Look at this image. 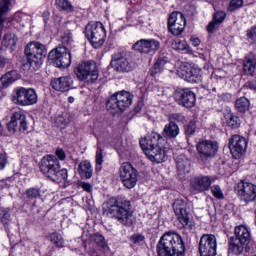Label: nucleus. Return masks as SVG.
Here are the masks:
<instances>
[{"mask_svg": "<svg viewBox=\"0 0 256 256\" xmlns=\"http://www.w3.org/2000/svg\"><path fill=\"white\" fill-rule=\"evenodd\" d=\"M104 213L112 219H116L120 225L131 227L133 225V210L131 202L127 200L119 201L115 198H110L104 207Z\"/></svg>", "mask_w": 256, "mask_h": 256, "instance_id": "1", "label": "nucleus"}, {"mask_svg": "<svg viewBox=\"0 0 256 256\" xmlns=\"http://www.w3.org/2000/svg\"><path fill=\"white\" fill-rule=\"evenodd\" d=\"M161 143L163 137L157 132H152L140 140L141 149L152 163H163L167 159V150Z\"/></svg>", "mask_w": 256, "mask_h": 256, "instance_id": "2", "label": "nucleus"}, {"mask_svg": "<svg viewBox=\"0 0 256 256\" xmlns=\"http://www.w3.org/2000/svg\"><path fill=\"white\" fill-rule=\"evenodd\" d=\"M156 251L159 256H183L185 255V243L176 232H166L159 240Z\"/></svg>", "mask_w": 256, "mask_h": 256, "instance_id": "3", "label": "nucleus"}, {"mask_svg": "<svg viewBox=\"0 0 256 256\" xmlns=\"http://www.w3.org/2000/svg\"><path fill=\"white\" fill-rule=\"evenodd\" d=\"M41 172L54 181V183H65L67 181V169H61V164L57 157L53 155L44 156L40 163Z\"/></svg>", "mask_w": 256, "mask_h": 256, "instance_id": "4", "label": "nucleus"}, {"mask_svg": "<svg viewBox=\"0 0 256 256\" xmlns=\"http://www.w3.org/2000/svg\"><path fill=\"white\" fill-rule=\"evenodd\" d=\"M25 55L28 59L24 65L29 71H39L43 65V59L47 57V47L39 42H30L25 47Z\"/></svg>", "mask_w": 256, "mask_h": 256, "instance_id": "5", "label": "nucleus"}, {"mask_svg": "<svg viewBox=\"0 0 256 256\" xmlns=\"http://www.w3.org/2000/svg\"><path fill=\"white\" fill-rule=\"evenodd\" d=\"M85 37L94 49H101L107 39V30L101 22H91L85 27Z\"/></svg>", "mask_w": 256, "mask_h": 256, "instance_id": "6", "label": "nucleus"}, {"mask_svg": "<svg viewBox=\"0 0 256 256\" xmlns=\"http://www.w3.org/2000/svg\"><path fill=\"white\" fill-rule=\"evenodd\" d=\"M133 103V95L127 91L117 92L113 94L106 102L108 111L117 113V111H125L131 107Z\"/></svg>", "mask_w": 256, "mask_h": 256, "instance_id": "7", "label": "nucleus"}, {"mask_svg": "<svg viewBox=\"0 0 256 256\" xmlns=\"http://www.w3.org/2000/svg\"><path fill=\"white\" fill-rule=\"evenodd\" d=\"M38 101L39 96L33 88L18 87L14 90L13 103L15 105L29 107L31 105H37Z\"/></svg>", "mask_w": 256, "mask_h": 256, "instance_id": "8", "label": "nucleus"}, {"mask_svg": "<svg viewBox=\"0 0 256 256\" xmlns=\"http://www.w3.org/2000/svg\"><path fill=\"white\" fill-rule=\"evenodd\" d=\"M76 77L84 83H95L99 79V70L97 64L93 61L80 63L75 69Z\"/></svg>", "mask_w": 256, "mask_h": 256, "instance_id": "9", "label": "nucleus"}, {"mask_svg": "<svg viewBox=\"0 0 256 256\" xmlns=\"http://www.w3.org/2000/svg\"><path fill=\"white\" fill-rule=\"evenodd\" d=\"M196 151L202 163H207V161L217 157L219 143L213 140H200L196 144Z\"/></svg>", "mask_w": 256, "mask_h": 256, "instance_id": "10", "label": "nucleus"}, {"mask_svg": "<svg viewBox=\"0 0 256 256\" xmlns=\"http://www.w3.org/2000/svg\"><path fill=\"white\" fill-rule=\"evenodd\" d=\"M173 209L175 215L178 217L179 223H181L184 229H194L195 222L191 217H189V213H187V202L183 199H176L173 203Z\"/></svg>", "mask_w": 256, "mask_h": 256, "instance_id": "11", "label": "nucleus"}, {"mask_svg": "<svg viewBox=\"0 0 256 256\" xmlns=\"http://www.w3.org/2000/svg\"><path fill=\"white\" fill-rule=\"evenodd\" d=\"M48 59L53 61L57 67H71V52L66 46H61L51 50L48 54Z\"/></svg>", "mask_w": 256, "mask_h": 256, "instance_id": "12", "label": "nucleus"}, {"mask_svg": "<svg viewBox=\"0 0 256 256\" xmlns=\"http://www.w3.org/2000/svg\"><path fill=\"white\" fill-rule=\"evenodd\" d=\"M177 75L188 83H199L201 81V68L182 63L177 69Z\"/></svg>", "mask_w": 256, "mask_h": 256, "instance_id": "13", "label": "nucleus"}, {"mask_svg": "<svg viewBox=\"0 0 256 256\" xmlns=\"http://www.w3.org/2000/svg\"><path fill=\"white\" fill-rule=\"evenodd\" d=\"M120 179L126 189H133L137 185V169L129 162H124L120 167Z\"/></svg>", "mask_w": 256, "mask_h": 256, "instance_id": "14", "label": "nucleus"}, {"mask_svg": "<svg viewBox=\"0 0 256 256\" xmlns=\"http://www.w3.org/2000/svg\"><path fill=\"white\" fill-rule=\"evenodd\" d=\"M9 133H17V131H27V115L25 111L19 109L12 113L10 121L7 124Z\"/></svg>", "mask_w": 256, "mask_h": 256, "instance_id": "15", "label": "nucleus"}, {"mask_svg": "<svg viewBox=\"0 0 256 256\" xmlns=\"http://www.w3.org/2000/svg\"><path fill=\"white\" fill-rule=\"evenodd\" d=\"M235 191L240 201H244V203H251L256 199V185L251 182L240 181Z\"/></svg>", "mask_w": 256, "mask_h": 256, "instance_id": "16", "label": "nucleus"}, {"mask_svg": "<svg viewBox=\"0 0 256 256\" xmlns=\"http://www.w3.org/2000/svg\"><path fill=\"white\" fill-rule=\"evenodd\" d=\"M200 256H216L217 255V237L212 234H204L199 242Z\"/></svg>", "mask_w": 256, "mask_h": 256, "instance_id": "17", "label": "nucleus"}, {"mask_svg": "<svg viewBox=\"0 0 256 256\" xmlns=\"http://www.w3.org/2000/svg\"><path fill=\"white\" fill-rule=\"evenodd\" d=\"M174 99L178 105L186 107L187 109L195 107V103H197V96H195V92L189 88L177 89L174 92Z\"/></svg>", "mask_w": 256, "mask_h": 256, "instance_id": "18", "label": "nucleus"}, {"mask_svg": "<svg viewBox=\"0 0 256 256\" xmlns=\"http://www.w3.org/2000/svg\"><path fill=\"white\" fill-rule=\"evenodd\" d=\"M187 20L181 12H172L168 17V29L172 35H181L185 31Z\"/></svg>", "mask_w": 256, "mask_h": 256, "instance_id": "19", "label": "nucleus"}, {"mask_svg": "<svg viewBox=\"0 0 256 256\" xmlns=\"http://www.w3.org/2000/svg\"><path fill=\"white\" fill-rule=\"evenodd\" d=\"M111 65L119 73H129L135 69V64L129 61V59L124 57L121 53L112 55Z\"/></svg>", "mask_w": 256, "mask_h": 256, "instance_id": "20", "label": "nucleus"}, {"mask_svg": "<svg viewBox=\"0 0 256 256\" xmlns=\"http://www.w3.org/2000/svg\"><path fill=\"white\" fill-rule=\"evenodd\" d=\"M133 49L140 53H157L161 49V42L155 39H141L133 45Z\"/></svg>", "mask_w": 256, "mask_h": 256, "instance_id": "21", "label": "nucleus"}, {"mask_svg": "<svg viewBox=\"0 0 256 256\" xmlns=\"http://www.w3.org/2000/svg\"><path fill=\"white\" fill-rule=\"evenodd\" d=\"M229 149L234 157H239L247 151V139L240 135H233L229 140Z\"/></svg>", "mask_w": 256, "mask_h": 256, "instance_id": "22", "label": "nucleus"}, {"mask_svg": "<svg viewBox=\"0 0 256 256\" xmlns=\"http://www.w3.org/2000/svg\"><path fill=\"white\" fill-rule=\"evenodd\" d=\"M211 183L213 181L209 176H196L191 181V188L194 193H203L209 191Z\"/></svg>", "mask_w": 256, "mask_h": 256, "instance_id": "23", "label": "nucleus"}, {"mask_svg": "<svg viewBox=\"0 0 256 256\" xmlns=\"http://www.w3.org/2000/svg\"><path fill=\"white\" fill-rule=\"evenodd\" d=\"M163 71L173 72V64L171 63V61H169V58H167V56L159 57L156 60L153 68L150 71V75H152V77H155V75H159L163 73Z\"/></svg>", "mask_w": 256, "mask_h": 256, "instance_id": "24", "label": "nucleus"}, {"mask_svg": "<svg viewBox=\"0 0 256 256\" xmlns=\"http://www.w3.org/2000/svg\"><path fill=\"white\" fill-rule=\"evenodd\" d=\"M73 85V78L71 76H62L59 78H54L51 81V87L55 89V91H61L65 93V91H69Z\"/></svg>", "mask_w": 256, "mask_h": 256, "instance_id": "25", "label": "nucleus"}, {"mask_svg": "<svg viewBox=\"0 0 256 256\" xmlns=\"http://www.w3.org/2000/svg\"><path fill=\"white\" fill-rule=\"evenodd\" d=\"M227 13L223 10H219L213 15V20L208 24L207 31L208 33H215L219 29L221 23L225 21Z\"/></svg>", "mask_w": 256, "mask_h": 256, "instance_id": "26", "label": "nucleus"}, {"mask_svg": "<svg viewBox=\"0 0 256 256\" xmlns=\"http://www.w3.org/2000/svg\"><path fill=\"white\" fill-rule=\"evenodd\" d=\"M256 71V55L250 53L246 55L243 63V73L249 77L255 75Z\"/></svg>", "mask_w": 256, "mask_h": 256, "instance_id": "27", "label": "nucleus"}, {"mask_svg": "<svg viewBox=\"0 0 256 256\" xmlns=\"http://www.w3.org/2000/svg\"><path fill=\"white\" fill-rule=\"evenodd\" d=\"M232 237L246 245H249L251 241V232L245 225H240L235 228L234 236Z\"/></svg>", "mask_w": 256, "mask_h": 256, "instance_id": "28", "label": "nucleus"}, {"mask_svg": "<svg viewBox=\"0 0 256 256\" xmlns=\"http://www.w3.org/2000/svg\"><path fill=\"white\" fill-rule=\"evenodd\" d=\"M19 72L16 70H12L10 72H7L0 78V91H3V89H7L9 85L12 83H15L19 79Z\"/></svg>", "mask_w": 256, "mask_h": 256, "instance_id": "29", "label": "nucleus"}, {"mask_svg": "<svg viewBox=\"0 0 256 256\" xmlns=\"http://www.w3.org/2000/svg\"><path fill=\"white\" fill-rule=\"evenodd\" d=\"M245 247H247V244H245V242H242L241 240L233 237L230 238L228 244V251L229 253H232V255H241L243 251H245Z\"/></svg>", "mask_w": 256, "mask_h": 256, "instance_id": "30", "label": "nucleus"}, {"mask_svg": "<svg viewBox=\"0 0 256 256\" xmlns=\"http://www.w3.org/2000/svg\"><path fill=\"white\" fill-rule=\"evenodd\" d=\"M30 20L31 16H29L27 13L16 12L12 17L11 23L16 29H20V27H25Z\"/></svg>", "mask_w": 256, "mask_h": 256, "instance_id": "31", "label": "nucleus"}, {"mask_svg": "<svg viewBox=\"0 0 256 256\" xmlns=\"http://www.w3.org/2000/svg\"><path fill=\"white\" fill-rule=\"evenodd\" d=\"M78 173L82 179H91L93 177V166H91V162L87 160L80 162Z\"/></svg>", "mask_w": 256, "mask_h": 256, "instance_id": "32", "label": "nucleus"}, {"mask_svg": "<svg viewBox=\"0 0 256 256\" xmlns=\"http://www.w3.org/2000/svg\"><path fill=\"white\" fill-rule=\"evenodd\" d=\"M177 169L179 175H185L191 171V161L185 158V156H180L176 160Z\"/></svg>", "mask_w": 256, "mask_h": 256, "instance_id": "33", "label": "nucleus"}, {"mask_svg": "<svg viewBox=\"0 0 256 256\" xmlns=\"http://www.w3.org/2000/svg\"><path fill=\"white\" fill-rule=\"evenodd\" d=\"M179 135V126L177 123L169 122L164 126L163 136L168 139H175Z\"/></svg>", "mask_w": 256, "mask_h": 256, "instance_id": "34", "label": "nucleus"}, {"mask_svg": "<svg viewBox=\"0 0 256 256\" xmlns=\"http://www.w3.org/2000/svg\"><path fill=\"white\" fill-rule=\"evenodd\" d=\"M69 123H71V118L67 113L58 114L54 119V125L59 129H65Z\"/></svg>", "mask_w": 256, "mask_h": 256, "instance_id": "35", "label": "nucleus"}, {"mask_svg": "<svg viewBox=\"0 0 256 256\" xmlns=\"http://www.w3.org/2000/svg\"><path fill=\"white\" fill-rule=\"evenodd\" d=\"M224 118L228 127L232 129H237L241 125V120L237 115L233 114V112L226 113Z\"/></svg>", "mask_w": 256, "mask_h": 256, "instance_id": "36", "label": "nucleus"}, {"mask_svg": "<svg viewBox=\"0 0 256 256\" xmlns=\"http://www.w3.org/2000/svg\"><path fill=\"white\" fill-rule=\"evenodd\" d=\"M48 239L52 245H55L58 249H63L65 247V239L63 236L57 232H53L48 236Z\"/></svg>", "mask_w": 256, "mask_h": 256, "instance_id": "37", "label": "nucleus"}, {"mask_svg": "<svg viewBox=\"0 0 256 256\" xmlns=\"http://www.w3.org/2000/svg\"><path fill=\"white\" fill-rule=\"evenodd\" d=\"M249 99L246 97H240L235 102V107L239 113H245L246 111H249Z\"/></svg>", "mask_w": 256, "mask_h": 256, "instance_id": "38", "label": "nucleus"}, {"mask_svg": "<svg viewBox=\"0 0 256 256\" xmlns=\"http://www.w3.org/2000/svg\"><path fill=\"white\" fill-rule=\"evenodd\" d=\"M2 45L8 49H13L17 45V36L13 33L6 34L4 36Z\"/></svg>", "mask_w": 256, "mask_h": 256, "instance_id": "39", "label": "nucleus"}, {"mask_svg": "<svg viewBox=\"0 0 256 256\" xmlns=\"http://www.w3.org/2000/svg\"><path fill=\"white\" fill-rule=\"evenodd\" d=\"M56 6L60 11H66L67 13H71L73 11V5L69 0H55Z\"/></svg>", "mask_w": 256, "mask_h": 256, "instance_id": "40", "label": "nucleus"}, {"mask_svg": "<svg viewBox=\"0 0 256 256\" xmlns=\"http://www.w3.org/2000/svg\"><path fill=\"white\" fill-rule=\"evenodd\" d=\"M101 165H103V148L101 147V143H97V151H96V171H101Z\"/></svg>", "mask_w": 256, "mask_h": 256, "instance_id": "41", "label": "nucleus"}, {"mask_svg": "<svg viewBox=\"0 0 256 256\" xmlns=\"http://www.w3.org/2000/svg\"><path fill=\"white\" fill-rule=\"evenodd\" d=\"M91 240L98 245V247H101L102 249H107V242H105V237L100 234H94L91 236Z\"/></svg>", "mask_w": 256, "mask_h": 256, "instance_id": "42", "label": "nucleus"}, {"mask_svg": "<svg viewBox=\"0 0 256 256\" xmlns=\"http://www.w3.org/2000/svg\"><path fill=\"white\" fill-rule=\"evenodd\" d=\"M169 123H183L185 121V116L181 113H171L168 115Z\"/></svg>", "mask_w": 256, "mask_h": 256, "instance_id": "43", "label": "nucleus"}, {"mask_svg": "<svg viewBox=\"0 0 256 256\" xmlns=\"http://www.w3.org/2000/svg\"><path fill=\"white\" fill-rule=\"evenodd\" d=\"M174 49H176V51H191V48L189 47V44H187L186 41H181L178 40L173 44Z\"/></svg>", "mask_w": 256, "mask_h": 256, "instance_id": "44", "label": "nucleus"}, {"mask_svg": "<svg viewBox=\"0 0 256 256\" xmlns=\"http://www.w3.org/2000/svg\"><path fill=\"white\" fill-rule=\"evenodd\" d=\"M243 0H230L228 5V11L233 13V11H237L238 9H241L243 7Z\"/></svg>", "mask_w": 256, "mask_h": 256, "instance_id": "45", "label": "nucleus"}, {"mask_svg": "<svg viewBox=\"0 0 256 256\" xmlns=\"http://www.w3.org/2000/svg\"><path fill=\"white\" fill-rule=\"evenodd\" d=\"M211 193H212L213 197H215L216 199H225L223 190H221V186H219V185H213L211 187Z\"/></svg>", "mask_w": 256, "mask_h": 256, "instance_id": "46", "label": "nucleus"}, {"mask_svg": "<svg viewBox=\"0 0 256 256\" xmlns=\"http://www.w3.org/2000/svg\"><path fill=\"white\" fill-rule=\"evenodd\" d=\"M62 43L63 45H72L73 44V33L71 30H67L62 35Z\"/></svg>", "mask_w": 256, "mask_h": 256, "instance_id": "47", "label": "nucleus"}, {"mask_svg": "<svg viewBox=\"0 0 256 256\" xmlns=\"http://www.w3.org/2000/svg\"><path fill=\"white\" fill-rule=\"evenodd\" d=\"M41 195V191L37 188H29L26 191V197L28 199H37Z\"/></svg>", "mask_w": 256, "mask_h": 256, "instance_id": "48", "label": "nucleus"}, {"mask_svg": "<svg viewBox=\"0 0 256 256\" xmlns=\"http://www.w3.org/2000/svg\"><path fill=\"white\" fill-rule=\"evenodd\" d=\"M212 81H223L225 79V71L223 70H215L211 74Z\"/></svg>", "mask_w": 256, "mask_h": 256, "instance_id": "49", "label": "nucleus"}, {"mask_svg": "<svg viewBox=\"0 0 256 256\" xmlns=\"http://www.w3.org/2000/svg\"><path fill=\"white\" fill-rule=\"evenodd\" d=\"M246 37L248 38V41L256 43V25L247 30Z\"/></svg>", "mask_w": 256, "mask_h": 256, "instance_id": "50", "label": "nucleus"}, {"mask_svg": "<svg viewBox=\"0 0 256 256\" xmlns=\"http://www.w3.org/2000/svg\"><path fill=\"white\" fill-rule=\"evenodd\" d=\"M9 219H11V215L7 209H3L0 211V221L3 225H7L9 223Z\"/></svg>", "mask_w": 256, "mask_h": 256, "instance_id": "51", "label": "nucleus"}, {"mask_svg": "<svg viewBox=\"0 0 256 256\" xmlns=\"http://www.w3.org/2000/svg\"><path fill=\"white\" fill-rule=\"evenodd\" d=\"M0 187L2 189H9L10 187H13V178L0 180Z\"/></svg>", "mask_w": 256, "mask_h": 256, "instance_id": "52", "label": "nucleus"}, {"mask_svg": "<svg viewBox=\"0 0 256 256\" xmlns=\"http://www.w3.org/2000/svg\"><path fill=\"white\" fill-rule=\"evenodd\" d=\"M195 129H197V125L195 124V122H189L188 125L186 126L187 135H193V133H195Z\"/></svg>", "mask_w": 256, "mask_h": 256, "instance_id": "53", "label": "nucleus"}, {"mask_svg": "<svg viewBox=\"0 0 256 256\" xmlns=\"http://www.w3.org/2000/svg\"><path fill=\"white\" fill-rule=\"evenodd\" d=\"M7 166V154L0 153V171H3Z\"/></svg>", "mask_w": 256, "mask_h": 256, "instance_id": "54", "label": "nucleus"}, {"mask_svg": "<svg viewBox=\"0 0 256 256\" xmlns=\"http://www.w3.org/2000/svg\"><path fill=\"white\" fill-rule=\"evenodd\" d=\"M56 157H58V159L60 161H65V159H67V154H65V150L58 148L55 152Z\"/></svg>", "mask_w": 256, "mask_h": 256, "instance_id": "55", "label": "nucleus"}, {"mask_svg": "<svg viewBox=\"0 0 256 256\" xmlns=\"http://www.w3.org/2000/svg\"><path fill=\"white\" fill-rule=\"evenodd\" d=\"M131 241L132 243H141L145 241V236H143L142 234H134L131 236Z\"/></svg>", "mask_w": 256, "mask_h": 256, "instance_id": "56", "label": "nucleus"}, {"mask_svg": "<svg viewBox=\"0 0 256 256\" xmlns=\"http://www.w3.org/2000/svg\"><path fill=\"white\" fill-rule=\"evenodd\" d=\"M81 187L82 189H84V191H87V193H91V191L93 190V187L89 183L84 182L82 183Z\"/></svg>", "mask_w": 256, "mask_h": 256, "instance_id": "57", "label": "nucleus"}, {"mask_svg": "<svg viewBox=\"0 0 256 256\" xmlns=\"http://www.w3.org/2000/svg\"><path fill=\"white\" fill-rule=\"evenodd\" d=\"M190 41L194 47H199V45H201V40H199V38L191 37Z\"/></svg>", "mask_w": 256, "mask_h": 256, "instance_id": "58", "label": "nucleus"}, {"mask_svg": "<svg viewBox=\"0 0 256 256\" xmlns=\"http://www.w3.org/2000/svg\"><path fill=\"white\" fill-rule=\"evenodd\" d=\"M68 102L75 103V98L73 96L68 97Z\"/></svg>", "mask_w": 256, "mask_h": 256, "instance_id": "59", "label": "nucleus"}, {"mask_svg": "<svg viewBox=\"0 0 256 256\" xmlns=\"http://www.w3.org/2000/svg\"><path fill=\"white\" fill-rule=\"evenodd\" d=\"M251 87H252V89H256V81H252Z\"/></svg>", "mask_w": 256, "mask_h": 256, "instance_id": "60", "label": "nucleus"}, {"mask_svg": "<svg viewBox=\"0 0 256 256\" xmlns=\"http://www.w3.org/2000/svg\"><path fill=\"white\" fill-rule=\"evenodd\" d=\"M0 135H3V124L0 122Z\"/></svg>", "mask_w": 256, "mask_h": 256, "instance_id": "61", "label": "nucleus"}, {"mask_svg": "<svg viewBox=\"0 0 256 256\" xmlns=\"http://www.w3.org/2000/svg\"><path fill=\"white\" fill-rule=\"evenodd\" d=\"M122 144H123V142L121 140H119V145H122Z\"/></svg>", "mask_w": 256, "mask_h": 256, "instance_id": "62", "label": "nucleus"}]
</instances>
